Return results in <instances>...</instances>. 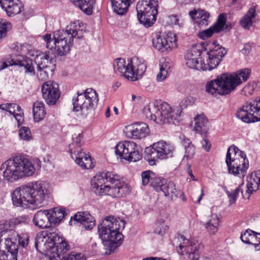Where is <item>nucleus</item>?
I'll return each instance as SVG.
<instances>
[{"label":"nucleus","mask_w":260,"mask_h":260,"mask_svg":"<svg viewBox=\"0 0 260 260\" xmlns=\"http://www.w3.org/2000/svg\"><path fill=\"white\" fill-rule=\"evenodd\" d=\"M43 99L49 106L56 105L60 97L58 84L53 81H48L43 84L41 87Z\"/></svg>","instance_id":"aec40b11"},{"label":"nucleus","mask_w":260,"mask_h":260,"mask_svg":"<svg viewBox=\"0 0 260 260\" xmlns=\"http://www.w3.org/2000/svg\"><path fill=\"white\" fill-rule=\"evenodd\" d=\"M50 218L49 210H40L35 213L32 221L36 226L40 229L48 228L52 226Z\"/></svg>","instance_id":"c85d7f7f"},{"label":"nucleus","mask_w":260,"mask_h":260,"mask_svg":"<svg viewBox=\"0 0 260 260\" xmlns=\"http://www.w3.org/2000/svg\"><path fill=\"white\" fill-rule=\"evenodd\" d=\"M256 16V8L250 7L247 12L242 17L240 21L241 26L245 28H249L253 23V19Z\"/></svg>","instance_id":"f704fd0d"},{"label":"nucleus","mask_w":260,"mask_h":260,"mask_svg":"<svg viewBox=\"0 0 260 260\" xmlns=\"http://www.w3.org/2000/svg\"><path fill=\"white\" fill-rule=\"evenodd\" d=\"M49 210L52 226L58 224L66 215L63 208H54L52 210Z\"/></svg>","instance_id":"4c0bfd02"},{"label":"nucleus","mask_w":260,"mask_h":260,"mask_svg":"<svg viewBox=\"0 0 260 260\" xmlns=\"http://www.w3.org/2000/svg\"><path fill=\"white\" fill-rule=\"evenodd\" d=\"M260 186V170L252 173L247 179V189L246 192L244 194L241 188L239 186L233 191H227L226 193L230 199L231 204L234 203L237 200L239 192L241 191L244 198L249 199L250 195L254 192L257 191Z\"/></svg>","instance_id":"a211bd4d"},{"label":"nucleus","mask_w":260,"mask_h":260,"mask_svg":"<svg viewBox=\"0 0 260 260\" xmlns=\"http://www.w3.org/2000/svg\"><path fill=\"white\" fill-rule=\"evenodd\" d=\"M225 163L230 174L244 178L249 167V161L244 152L235 146L229 147L226 155Z\"/></svg>","instance_id":"1a4fd4ad"},{"label":"nucleus","mask_w":260,"mask_h":260,"mask_svg":"<svg viewBox=\"0 0 260 260\" xmlns=\"http://www.w3.org/2000/svg\"><path fill=\"white\" fill-rule=\"evenodd\" d=\"M188 174L190 176V177H191L192 178V179L193 180H197V179L195 178L194 176H193V175L192 173V171L191 170L190 167L188 169Z\"/></svg>","instance_id":"680f3d73"},{"label":"nucleus","mask_w":260,"mask_h":260,"mask_svg":"<svg viewBox=\"0 0 260 260\" xmlns=\"http://www.w3.org/2000/svg\"><path fill=\"white\" fill-rule=\"evenodd\" d=\"M135 0H110L113 11L118 15L125 14Z\"/></svg>","instance_id":"7c9ffc66"},{"label":"nucleus","mask_w":260,"mask_h":260,"mask_svg":"<svg viewBox=\"0 0 260 260\" xmlns=\"http://www.w3.org/2000/svg\"><path fill=\"white\" fill-rule=\"evenodd\" d=\"M189 14L200 26L208 25L209 18V14L208 12L203 10H199L191 11Z\"/></svg>","instance_id":"473e14b6"},{"label":"nucleus","mask_w":260,"mask_h":260,"mask_svg":"<svg viewBox=\"0 0 260 260\" xmlns=\"http://www.w3.org/2000/svg\"><path fill=\"white\" fill-rule=\"evenodd\" d=\"M204 196V191H203V189H202L201 190V194L197 201V203L200 204V202Z\"/></svg>","instance_id":"e2e57ef3"},{"label":"nucleus","mask_w":260,"mask_h":260,"mask_svg":"<svg viewBox=\"0 0 260 260\" xmlns=\"http://www.w3.org/2000/svg\"><path fill=\"white\" fill-rule=\"evenodd\" d=\"M174 148L170 143L160 141L145 149V159L150 165H154L157 159H166L173 156Z\"/></svg>","instance_id":"4468645a"},{"label":"nucleus","mask_w":260,"mask_h":260,"mask_svg":"<svg viewBox=\"0 0 260 260\" xmlns=\"http://www.w3.org/2000/svg\"><path fill=\"white\" fill-rule=\"evenodd\" d=\"M35 247L38 251L44 254L41 260H86L83 253L75 252L60 258L61 255L70 250V246L54 229L38 233L35 239Z\"/></svg>","instance_id":"f257e3e1"},{"label":"nucleus","mask_w":260,"mask_h":260,"mask_svg":"<svg viewBox=\"0 0 260 260\" xmlns=\"http://www.w3.org/2000/svg\"><path fill=\"white\" fill-rule=\"evenodd\" d=\"M79 223L88 230L93 229L95 225L94 218L87 212H78L74 216L71 218L70 224L71 225L73 221Z\"/></svg>","instance_id":"bb28decb"},{"label":"nucleus","mask_w":260,"mask_h":260,"mask_svg":"<svg viewBox=\"0 0 260 260\" xmlns=\"http://www.w3.org/2000/svg\"><path fill=\"white\" fill-rule=\"evenodd\" d=\"M166 180V179L158 177L156 175L154 180L151 183V186H152L157 192H159L162 189V185Z\"/></svg>","instance_id":"c03bdc74"},{"label":"nucleus","mask_w":260,"mask_h":260,"mask_svg":"<svg viewBox=\"0 0 260 260\" xmlns=\"http://www.w3.org/2000/svg\"><path fill=\"white\" fill-rule=\"evenodd\" d=\"M79 21L71 22L67 26L65 30H58L54 31L53 36L47 34L44 36L46 47L54 50L58 56H64L70 51L73 44L74 39L83 37L82 30L80 28Z\"/></svg>","instance_id":"20e7f679"},{"label":"nucleus","mask_w":260,"mask_h":260,"mask_svg":"<svg viewBox=\"0 0 260 260\" xmlns=\"http://www.w3.org/2000/svg\"><path fill=\"white\" fill-rule=\"evenodd\" d=\"M11 25L6 21L0 20V40L6 36L8 30L10 29Z\"/></svg>","instance_id":"a18cd8bd"},{"label":"nucleus","mask_w":260,"mask_h":260,"mask_svg":"<svg viewBox=\"0 0 260 260\" xmlns=\"http://www.w3.org/2000/svg\"><path fill=\"white\" fill-rule=\"evenodd\" d=\"M156 176V174L155 173L150 170L143 172L141 174L142 185L146 186L150 183L151 185Z\"/></svg>","instance_id":"79ce46f5"},{"label":"nucleus","mask_w":260,"mask_h":260,"mask_svg":"<svg viewBox=\"0 0 260 260\" xmlns=\"http://www.w3.org/2000/svg\"><path fill=\"white\" fill-rule=\"evenodd\" d=\"M49 196L48 184L37 181L17 187L11 197L14 206L26 208L29 205L41 206Z\"/></svg>","instance_id":"f03ea898"},{"label":"nucleus","mask_w":260,"mask_h":260,"mask_svg":"<svg viewBox=\"0 0 260 260\" xmlns=\"http://www.w3.org/2000/svg\"><path fill=\"white\" fill-rule=\"evenodd\" d=\"M226 21V14L223 13L220 14L218 17L217 22L213 25L216 32H219L224 30L225 29V27L226 29L228 28V25L225 24Z\"/></svg>","instance_id":"a19ab883"},{"label":"nucleus","mask_w":260,"mask_h":260,"mask_svg":"<svg viewBox=\"0 0 260 260\" xmlns=\"http://www.w3.org/2000/svg\"><path fill=\"white\" fill-rule=\"evenodd\" d=\"M0 6L9 16L17 15L23 10L20 0H0Z\"/></svg>","instance_id":"cd10ccee"},{"label":"nucleus","mask_w":260,"mask_h":260,"mask_svg":"<svg viewBox=\"0 0 260 260\" xmlns=\"http://www.w3.org/2000/svg\"><path fill=\"white\" fill-rule=\"evenodd\" d=\"M28 239H26L25 241L24 240L21 241L20 240H19V243L20 245H21L23 247H24L25 246H26L28 244Z\"/></svg>","instance_id":"052dcab7"},{"label":"nucleus","mask_w":260,"mask_h":260,"mask_svg":"<svg viewBox=\"0 0 260 260\" xmlns=\"http://www.w3.org/2000/svg\"><path fill=\"white\" fill-rule=\"evenodd\" d=\"M160 191L163 192L165 196L169 197L172 199L176 198L178 195V191L176 188L175 184L173 182H168L167 180L162 185Z\"/></svg>","instance_id":"58836bf2"},{"label":"nucleus","mask_w":260,"mask_h":260,"mask_svg":"<svg viewBox=\"0 0 260 260\" xmlns=\"http://www.w3.org/2000/svg\"><path fill=\"white\" fill-rule=\"evenodd\" d=\"M84 13L90 15L95 4V0H70Z\"/></svg>","instance_id":"72a5a7b5"},{"label":"nucleus","mask_w":260,"mask_h":260,"mask_svg":"<svg viewBox=\"0 0 260 260\" xmlns=\"http://www.w3.org/2000/svg\"><path fill=\"white\" fill-rule=\"evenodd\" d=\"M170 20L171 21V23L174 25H178L179 24V19L177 15H172L170 17Z\"/></svg>","instance_id":"4d7b16f0"},{"label":"nucleus","mask_w":260,"mask_h":260,"mask_svg":"<svg viewBox=\"0 0 260 260\" xmlns=\"http://www.w3.org/2000/svg\"><path fill=\"white\" fill-rule=\"evenodd\" d=\"M157 0H140L136 7L137 18L146 27L151 26L156 20Z\"/></svg>","instance_id":"f8f14e48"},{"label":"nucleus","mask_w":260,"mask_h":260,"mask_svg":"<svg viewBox=\"0 0 260 260\" xmlns=\"http://www.w3.org/2000/svg\"><path fill=\"white\" fill-rule=\"evenodd\" d=\"M91 186L92 190L99 196L119 198L130 192L129 187L123 179L111 172L97 173L91 180Z\"/></svg>","instance_id":"7ed1b4c3"},{"label":"nucleus","mask_w":260,"mask_h":260,"mask_svg":"<svg viewBox=\"0 0 260 260\" xmlns=\"http://www.w3.org/2000/svg\"><path fill=\"white\" fill-rule=\"evenodd\" d=\"M203 148L206 150L209 151L210 149L211 144L207 139H204L201 142Z\"/></svg>","instance_id":"6e6d98bb"},{"label":"nucleus","mask_w":260,"mask_h":260,"mask_svg":"<svg viewBox=\"0 0 260 260\" xmlns=\"http://www.w3.org/2000/svg\"><path fill=\"white\" fill-rule=\"evenodd\" d=\"M219 225V218L216 214H212L208 217L207 221L204 225L206 230L211 234H215Z\"/></svg>","instance_id":"e433bc0d"},{"label":"nucleus","mask_w":260,"mask_h":260,"mask_svg":"<svg viewBox=\"0 0 260 260\" xmlns=\"http://www.w3.org/2000/svg\"><path fill=\"white\" fill-rule=\"evenodd\" d=\"M254 89V85L248 84L243 89V91L246 95L252 94Z\"/></svg>","instance_id":"5fc2aeb1"},{"label":"nucleus","mask_w":260,"mask_h":260,"mask_svg":"<svg viewBox=\"0 0 260 260\" xmlns=\"http://www.w3.org/2000/svg\"><path fill=\"white\" fill-rule=\"evenodd\" d=\"M14 57L11 56L10 58L8 59L6 61V62H4L2 63L1 66L0 67V70H3L7 67H8L9 66H11L9 64V63L8 62V61H10L11 58H13Z\"/></svg>","instance_id":"bf43d9fd"},{"label":"nucleus","mask_w":260,"mask_h":260,"mask_svg":"<svg viewBox=\"0 0 260 260\" xmlns=\"http://www.w3.org/2000/svg\"><path fill=\"white\" fill-rule=\"evenodd\" d=\"M196 101V98L191 96H188L183 100L180 104L181 108L184 109L188 106L192 105Z\"/></svg>","instance_id":"8fccbe9b"},{"label":"nucleus","mask_w":260,"mask_h":260,"mask_svg":"<svg viewBox=\"0 0 260 260\" xmlns=\"http://www.w3.org/2000/svg\"><path fill=\"white\" fill-rule=\"evenodd\" d=\"M160 72L156 76L157 81H164L168 76V71L164 67L163 65L160 66Z\"/></svg>","instance_id":"603ef678"},{"label":"nucleus","mask_w":260,"mask_h":260,"mask_svg":"<svg viewBox=\"0 0 260 260\" xmlns=\"http://www.w3.org/2000/svg\"><path fill=\"white\" fill-rule=\"evenodd\" d=\"M113 66L115 73H119L120 75L133 81L141 78L147 68L144 60L136 56L126 61L121 58H116Z\"/></svg>","instance_id":"6e6552de"},{"label":"nucleus","mask_w":260,"mask_h":260,"mask_svg":"<svg viewBox=\"0 0 260 260\" xmlns=\"http://www.w3.org/2000/svg\"><path fill=\"white\" fill-rule=\"evenodd\" d=\"M251 70L244 69L237 73H224L207 83L206 91L212 95H226L231 93L243 82L249 78Z\"/></svg>","instance_id":"39448f33"},{"label":"nucleus","mask_w":260,"mask_h":260,"mask_svg":"<svg viewBox=\"0 0 260 260\" xmlns=\"http://www.w3.org/2000/svg\"><path fill=\"white\" fill-rule=\"evenodd\" d=\"M160 257H149L143 258L142 260H159Z\"/></svg>","instance_id":"0e129e2a"},{"label":"nucleus","mask_w":260,"mask_h":260,"mask_svg":"<svg viewBox=\"0 0 260 260\" xmlns=\"http://www.w3.org/2000/svg\"><path fill=\"white\" fill-rule=\"evenodd\" d=\"M0 248H12L15 250L18 248L17 240L18 237V233L12 229H5V226L0 223Z\"/></svg>","instance_id":"5701e85b"},{"label":"nucleus","mask_w":260,"mask_h":260,"mask_svg":"<svg viewBox=\"0 0 260 260\" xmlns=\"http://www.w3.org/2000/svg\"><path fill=\"white\" fill-rule=\"evenodd\" d=\"M115 152L116 155L129 161H137L142 156L140 147L130 141L119 142L115 146Z\"/></svg>","instance_id":"2eb2a0df"},{"label":"nucleus","mask_w":260,"mask_h":260,"mask_svg":"<svg viewBox=\"0 0 260 260\" xmlns=\"http://www.w3.org/2000/svg\"><path fill=\"white\" fill-rule=\"evenodd\" d=\"M153 47L161 52L169 51L177 47V39L175 34L168 32L166 35H157L152 40Z\"/></svg>","instance_id":"412c9836"},{"label":"nucleus","mask_w":260,"mask_h":260,"mask_svg":"<svg viewBox=\"0 0 260 260\" xmlns=\"http://www.w3.org/2000/svg\"><path fill=\"white\" fill-rule=\"evenodd\" d=\"M201 54V50L197 45L188 49L185 55L186 65L190 68L201 70L203 68V62L200 57Z\"/></svg>","instance_id":"393cba45"},{"label":"nucleus","mask_w":260,"mask_h":260,"mask_svg":"<svg viewBox=\"0 0 260 260\" xmlns=\"http://www.w3.org/2000/svg\"><path fill=\"white\" fill-rule=\"evenodd\" d=\"M215 31L214 26H211L209 28L200 32L198 37L202 39L205 40L211 37Z\"/></svg>","instance_id":"de8ad7c7"},{"label":"nucleus","mask_w":260,"mask_h":260,"mask_svg":"<svg viewBox=\"0 0 260 260\" xmlns=\"http://www.w3.org/2000/svg\"><path fill=\"white\" fill-rule=\"evenodd\" d=\"M105 116L107 118H109L110 116V110L109 108H108L106 112H105Z\"/></svg>","instance_id":"338daca9"},{"label":"nucleus","mask_w":260,"mask_h":260,"mask_svg":"<svg viewBox=\"0 0 260 260\" xmlns=\"http://www.w3.org/2000/svg\"><path fill=\"white\" fill-rule=\"evenodd\" d=\"M54 55L50 51H46L44 55L40 58V60L37 58V75L40 80H45L48 78L49 73H52L55 70V64L53 63Z\"/></svg>","instance_id":"6ab92c4d"},{"label":"nucleus","mask_w":260,"mask_h":260,"mask_svg":"<svg viewBox=\"0 0 260 260\" xmlns=\"http://www.w3.org/2000/svg\"><path fill=\"white\" fill-rule=\"evenodd\" d=\"M227 53V50L222 47L215 46L207 54L206 63L203 62L204 71L211 70L215 68Z\"/></svg>","instance_id":"4be33fe9"},{"label":"nucleus","mask_w":260,"mask_h":260,"mask_svg":"<svg viewBox=\"0 0 260 260\" xmlns=\"http://www.w3.org/2000/svg\"><path fill=\"white\" fill-rule=\"evenodd\" d=\"M83 144L81 134L73 136V142L69 145V152L75 162L82 169H89L93 167L90 155L83 151Z\"/></svg>","instance_id":"ddd939ff"},{"label":"nucleus","mask_w":260,"mask_h":260,"mask_svg":"<svg viewBox=\"0 0 260 260\" xmlns=\"http://www.w3.org/2000/svg\"><path fill=\"white\" fill-rule=\"evenodd\" d=\"M143 112L147 119L159 124L171 122L173 119H176L174 110L167 103L160 101L147 105L144 108Z\"/></svg>","instance_id":"9d476101"},{"label":"nucleus","mask_w":260,"mask_h":260,"mask_svg":"<svg viewBox=\"0 0 260 260\" xmlns=\"http://www.w3.org/2000/svg\"><path fill=\"white\" fill-rule=\"evenodd\" d=\"M10 66H18L23 67L26 74L34 76L36 75L35 68L33 66L32 60L27 56L18 55L8 61Z\"/></svg>","instance_id":"a878e982"},{"label":"nucleus","mask_w":260,"mask_h":260,"mask_svg":"<svg viewBox=\"0 0 260 260\" xmlns=\"http://www.w3.org/2000/svg\"><path fill=\"white\" fill-rule=\"evenodd\" d=\"M15 109H20V106L16 104H4L0 105V109L8 111L10 113L15 112Z\"/></svg>","instance_id":"09e8293b"},{"label":"nucleus","mask_w":260,"mask_h":260,"mask_svg":"<svg viewBox=\"0 0 260 260\" xmlns=\"http://www.w3.org/2000/svg\"><path fill=\"white\" fill-rule=\"evenodd\" d=\"M194 126L193 131L201 135L207 134L208 128L207 127L208 119L204 114L197 116L194 118Z\"/></svg>","instance_id":"2f4dec72"},{"label":"nucleus","mask_w":260,"mask_h":260,"mask_svg":"<svg viewBox=\"0 0 260 260\" xmlns=\"http://www.w3.org/2000/svg\"><path fill=\"white\" fill-rule=\"evenodd\" d=\"M176 241V249L181 255H186L190 260H199L201 245L194 240H189L183 235L179 234L174 240ZM175 244V243H174Z\"/></svg>","instance_id":"dca6fc26"},{"label":"nucleus","mask_w":260,"mask_h":260,"mask_svg":"<svg viewBox=\"0 0 260 260\" xmlns=\"http://www.w3.org/2000/svg\"><path fill=\"white\" fill-rule=\"evenodd\" d=\"M180 197L183 202L186 201V199L183 192H181L180 194Z\"/></svg>","instance_id":"69168bd1"},{"label":"nucleus","mask_w":260,"mask_h":260,"mask_svg":"<svg viewBox=\"0 0 260 260\" xmlns=\"http://www.w3.org/2000/svg\"><path fill=\"white\" fill-rule=\"evenodd\" d=\"M99 99L95 90L87 88L83 92H78L72 100L73 111H80L82 118H86L94 109Z\"/></svg>","instance_id":"9b49d317"},{"label":"nucleus","mask_w":260,"mask_h":260,"mask_svg":"<svg viewBox=\"0 0 260 260\" xmlns=\"http://www.w3.org/2000/svg\"><path fill=\"white\" fill-rule=\"evenodd\" d=\"M17 251L18 248H0V260H17Z\"/></svg>","instance_id":"ea45409f"},{"label":"nucleus","mask_w":260,"mask_h":260,"mask_svg":"<svg viewBox=\"0 0 260 260\" xmlns=\"http://www.w3.org/2000/svg\"><path fill=\"white\" fill-rule=\"evenodd\" d=\"M125 224L123 219L109 216L99 225L100 237L105 249L110 251L109 254L121 245L123 235L119 231L124 228Z\"/></svg>","instance_id":"423d86ee"},{"label":"nucleus","mask_w":260,"mask_h":260,"mask_svg":"<svg viewBox=\"0 0 260 260\" xmlns=\"http://www.w3.org/2000/svg\"><path fill=\"white\" fill-rule=\"evenodd\" d=\"M156 228L154 229V232L161 236L164 235L168 228L162 220H157L156 222Z\"/></svg>","instance_id":"49530a36"},{"label":"nucleus","mask_w":260,"mask_h":260,"mask_svg":"<svg viewBox=\"0 0 260 260\" xmlns=\"http://www.w3.org/2000/svg\"><path fill=\"white\" fill-rule=\"evenodd\" d=\"M124 132L129 138L141 139L148 135L149 128L147 124L139 122L125 126Z\"/></svg>","instance_id":"b1692460"},{"label":"nucleus","mask_w":260,"mask_h":260,"mask_svg":"<svg viewBox=\"0 0 260 260\" xmlns=\"http://www.w3.org/2000/svg\"><path fill=\"white\" fill-rule=\"evenodd\" d=\"M32 112L36 122L43 120L46 114L44 103L41 101L35 102L33 104Z\"/></svg>","instance_id":"c9c22d12"},{"label":"nucleus","mask_w":260,"mask_h":260,"mask_svg":"<svg viewBox=\"0 0 260 260\" xmlns=\"http://www.w3.org/2000/svg\"><path fill=\"white\" fill-rule=\"evenodd\" d=\"M185 150L184 158L187 159L192 158L195 154V147L193 145L188 146Z\"/></svg>","instance_id":"864d4df0"},{"label":"nucleus","mask_w":260,"mask_h":260,"mask_svg":"<svg viewBox=\"0 0 260 260\" xmlns=\"http://www.w3.org/2000/svg\"><path fill=\"white\" fill-rule=\"evenodd\" d=\"M19 136L21 139L24 141H29L32 139L31 132L27 126H22L20 128Z\"/></svg>","instance_id":"37998d69"},{"label":"nucleus","mask_w":260,"mask_h":260,"mask_svg":"<svg viewBox=\"0 0 260 260\" xmlns=\"http://www.w3.org/2000/svg\"><path fill=\"white\" fill-rule=\"evenodd\" d=\"M186 3H198L200 2L201 0H185Z\"/></svg>","instance_id":"774afa93"},{"label":"nucleus","mask_w":260,"mask_h":260,"mask_svg":"<svg viewBox=\"0 0 260 260\" xmlns=\"http://www.w3.org/2000/svg\"><path fill=\"white\" fill-rule=\"evenodd\" d=\"M240 238L244 243L254 245L255 247L260 244V233H256L250 229L242 233Z\"/></svg>","instance_id":"c756f323"},{"label":"nucleus","mask_w":260,"mask_h":260,"mask_svg":"<svg viewBox=\"0 0 260 260\" xmlns=\"http://www.w3.org/2000/svg\"><path fill=\"white\" fill-rule=\"evenodd\" d=\"M11 114H12L15 118L18 125H20L22 123L24 120V118L21 108L20 109H19V110L18 109H15V112L11 113Z\"/></svg>","instance_id":"3c124183"},{"label":"nucleus","mask_w":260,"mask_h":260,"mask_svg":"<svg viewBox=\"0 0 260 260\" xmlns=\"http://www.w3.org/2000/svg\"><path fill=\"white\" fill-rule=\"evenodd\" d=\"M182 144L183 146L184 147V148H186L187 147H188L189 145H192L191 142L190 140L187 138H184L182 141Z\"/></svg>","instance_id":"13d9d810"},{"label":"nucleus","mask_w":260,"mask_h":260,"mask_svg":"<svg viewBox=\"0 0 260 260\" xmlns=\"http://www.w3.org/2000/svg\"><path fill=\"white\" fill-rule=\"evenodd\" d=\"M236 116L245 123L260 121V98L258 100L247 102L239 108Z\"/></svg>","instance_id":"f3484780"},{"label":"nucleus","mask_w":260,"mask_h":260,"mask_svg":"<svg viewBox=\"0 0 260 260\" xmlns=\"http://www.w3.org/2000/svg\"><path fill=\"white\" fill-rule=\"evenodd\" d=\"M36 169L34 165L21 155H16L5 161L0 168V179L13 182L25 176H32Z\"/></svg>","instance_id":"0eeeda50"}]
</instances>
